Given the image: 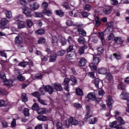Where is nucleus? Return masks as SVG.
Returning a JSON list of instances; mask_svg holds the SVG:
<instances>
[{
  "label": "nucleus",
  "instance_id": "37998d69",
  "mask_svg": "<svg viewBox=\"0 0 129 129\" xmlns=\"http://www.w3.org/2000/svg\"><path fill=\"white\" fill-rule=\"evenodd\" d=\"M95 22H96V26L97 27H99L101 24V21L100 20H99V18L96 17L95 19Z\"/></svg>",
  "mask_w": 129,
  "mask_h": 129
},
{
  "label": "nucleus",
  "instance_id": "0eeeda50",
  "mask_svg": "<svg viewBox=\"0 0 129 129\" xmlns=\"http://www.w3.org/2000/svg\"><path fill=\"white\" fill-rule=\"evenodd\" d=\"M53 87L56 91H62L63 90V88H62L61 84L58 83H54L53 84Z\"/></svg>",
  "mask_w": 129,
  "mask_h": 129
},
{
  "label": "nucleus",
  "instance_id": "4d7b16f0",
  "mask_svg": "<svg viewBox=\"0 0 129 129\" xmlns=\"http://www.w3.org/2000/svg\"><path fill=\"white\" fill-rule=\"evenodd\" d=\"M28 65V62L26 61H22L19 63V66H21V67H26Z\"/></svg>",
  "mask_w": 129,
  "mask_h": 129
},
{
  "label": "nucleus",
  "instance_id": "412c9836",
  "mask_svg": "<svg viewBox=\"0 0 129 129\" xmlns=\"http://www.w3.org/2000/svg\"><path fill=\"white\" fill-rule=\"evenodd\" d=\"M98 119L97 117L92 118L87 121H89L90 124H95L97 122Z\"/></svg>",
  "mask_w": 129,
  "mask_h": 129
},
{
  "label": "nucleus",
  "instance_id": "9d476101",
  "mask_svg": "<svg viewBox=\"0 0 129 129\" xmlns=\"http://www.w3.org/2000/svg\"><path fill=\"white\" fill-rule=\"evenodd\" d=\"M120 97L121 99L129 100V94L125 92V91H122L120 95Z\"/></svg>",
  "mask_w": 129,
  "mask_h": 129
},
{
  "label": "nucleus",
  "instance_id": "603ef678",
  "mask_svg": "<svg viewBox=\"0 0 129 129\" xmlns=\"http://www.w3.org/2000/svg\"><path fill=\"white\" fill-rule=\"evenodd\" d=\"M117 120L120 124H124V123H125L124 120H123V119H122L121 117H119L117 119Z\"/></svg>",
  "mask_w": 129,
  "mask_h": 129
},
{
  "label": "nucleus",
  "instance_id": "6e6552de",
  "mask_svg": "<svg viewBox=\"0 0 129 129\" xmlns=\"http://www.w3.org/2000/svg\"><path fill=\"white\" fill-rule=\"evenodd\" d=\"M70 81V79L68 78H65L64 82L63 83V85L64 86V89L68 92H69V82Z\"/></svg>",
  "mask_w": 129,
  "mask_h": 129
},
{
  "label": "nucleus",
  "instance_id": "de8ad7c7",
  "mask_svg": "<svg viewBox=\"0 0 129 129\" xmlns=\"http://www.w3.org/2000/svg\"><path fill=\"white\" fill-rule=\"evenodd\" d=\"M98 35V37L100 38V40L103 41V40H104V33H103L102 32H99Z\"/></svg>",
  "mask_w": 129,
  "mask_h": 129
},
{
  "label": "nucleus",
  "instance_id": "c85d7f7f",
  "mask_svg": "<svg viewBox=\"0 0 129 129\" xmlns=\"http://www.w3.org/2000/svg\"><path fill=\"white\" fill-rule=\"evenodd\" d=\"M31 95L34 97H36V98H37V100L41 97V94L40 93H39V92H35L34 93H32Z\"/></svg>",
  "mask_w": 129,
  "mask_h": 129
},
{
  "label": "nucleus",
  "instance_id": "5fc2aeb1",
  "mask_svg": "<svg viewBox=\"0 0 129 129\" xmlns=\"http://www.w3.org/2000/svg\"><path fill=\"white\" fill-rule=\"evenodd\" d=\"M62 7L67 10H70V6H69L68 3L67 2H64L63 3Z\"/></svg>",
  "mask_w": 129,
  "mask_h": 129
},
{
  "label": "nucleus",
  "instance_id": "f3484780",
  "mask_svg": "<svg viewBox=\"0 0 129 129\" xmlns=\"http://www.w3.org/2000/svg\"><path fill=\"white\" fill-rule=\"evenodd\" d=\"M114 40L116 43H119V44H120V45H122L123 44V42H124V40L123 39L121 38V37H115L114 38Z\"/></svg>",
  "mask_w": 129,
  "mask_h": 129
},
{
  "label": "nucleus",
  "instance_id": "c9c22d12",
  "mask_svg": "<svg viewBox=\"0 0 129 129\" xmlns=\"http://www.w3.org/2000/svg\"><path fill=\"white\" fill-rule=\"evenodd\" d=\"M23 113L25 116H29L30 115V110L28 108H25L23 110Z\"/></svg>",
  "mask_w": 129,
  "mask_h": 129
},
{
  "label": "nucleus",
  "instance_id": "052dcab7",
  "mask_svg": "<svg viewBox=\"0 0 129 129\" xmlns=\"http://www.w3.org/2000/svg\"><path fill=\"white\" fill-rule=\"evenodd\" d=\"M37 100L39 103H41V104H42L43 105H47V104L45 102V101L41 99V97Z\"/></svg>",
  "mask_w": 129,
  "mask_h": 129
},
{
  "label": "nucleus",
  "instance_id": "0e129e2a",
  "mask_svg": "<svg viewBox=\"0 0 129 129\" xmlns=\"http://www.w3.org/2000/svg\"><path fill=\"white\" fill-rule=\"evenodd\" d=\"M73 56H74V54H69L66 55V58L67 59L70 60L71 59H73Z\"/></svg>",
  "mask_w": 129,
  "mask_h": 129
},
{
  "label": "nucleus",
  "instance_id": "4c0bfd02",
  "mask_svg": "<svg viewBox=\"0 0 129 129\" xmlns=\"http://www.w3.org/2000/svg\"><path fill=\"white\" fill-rule=\"evenodd\" d=\"M21 99L24 102H27L28 101V98L27 97V94L26 93H23L21 95Z\"/></svg>",
  "mask_w": 129,
  "mask_h": 129
},
{
  "label": "nucleus",
  "instance_id": "c03bdc74",
  "mask_svg": "<svg viewBox=\"0 0 129 129\" xmlns=\"http://www.w3.org/2000/svg\"><path fill=\"white\" fill-rule=\"evenodd\" d=\"M117 123V122L116 121H114L113 122H111L109 124V126L110 127H114L115 128V126L116 125V124Z\"/></svg>",
  "mask_w": 129,
  "mask_h": 129
},
{
  "label": "nucleus",
  "instance_id": "49530a36",
  "mask_svg": "<svg viewBox=\"0 0 129 129\" xmlns=\"http://www.w3.org/2000/svg\"><path fill=\"white\" fill-rule=\"evenodd\" d=\"M106 79H107V80H109V81H111L113 79V78H112V76L110 73H109L106 75Z\"/></svg>",
  "mask_w": 129,
  "mask_h": 129
},
{
  "label": "nucleus",
  "instance_id": "09e8293b",
  "mask_svg": "<svg viewBox=\"0 0 129 129\" xmlns=\"http://www.w3.org/2000/svg\"><path fill=\"white\" fill-rule=\"evenodd\" d=\"M97 51L99 55H101V54L104 52V49L102 47H98L97 48Z\"/></svg>",
  "mask_w": 129,
  "mask_h": 129
},
{
  "label": "nucleus",
  "instance_id": "39448f33",
  "mask_svg": "<svg viewBox=\"0 0 129 129\" xmlns=\"http://www.w3.org/2000/svg\"><path fill=\"white\" fill-rule=\"evenodd\" d=\"M106 101L108 107L110 108V109H111V108H112V103H113V100L111 96L109 95L107 96Z\"/></svg>",
  "mask_w": 129,
  "mask_h": 129
},
{
  "label": "nucleus",
  "instance_id": "b1692460",
  "mask_svg": "<svg viewBox=\"0 0 129 129\" xmlns=\"http://www.w3.org/2000/svg\"><path fill=\"white\" fill-rule=\"evenodd\" d=\"M87 98L89 99H90L91 100H92V101L94 100H96V98L95 97V95L92 94V93H89L88 94L87 96Z\"/></svg>",
  "mask_w": 129,
  "mask_h": 129
},
{
  "label": "nucleus",
  "instance_id": "ea45409f",
  "mask_svg": "<svg viewBox=\"0 0 129 129\" xmlns=\"http://www.w3.org/2000/svg\"><path fill=\"white\" fill-rule=\"evenodd\" d=\"M56 126L57 129H64L63 128V124L60 122H57L56 123Z\"/></svg>",
  "mask_w": 129,
  "mask_h": 129
},
{
  "label": "nucleus",
  "instance_id": "e2e57ef3",
  "mask_svg": "<svg viewBox=\"0 0 129 129\" xmlns=\"http://www.w3.org/2000/svg\"><path fill=\"white\" fill-rule=\"evenodd\" d=\"M66 25L67 26H68L69 27H71L72 25H73V22L71 20H68L66 22Z\"/></svg>",
  "mask_w": 129,
  "mask_h": 129
},
{
  "label": "nucleus",
  "instance_id": "2eb2a0df",
  "mask_svg": "<svg viewBox=\"0 0 129 129\" xmlns=\"http://www.w3.org/2000/svg\"><path fill=\"white\" fill-rule=\"evenodd\" d=\"M78 42L79 44H82V45L86 44V40H85V38L83 37V36H80L78 39Z\"/></svg>",
  "mask_w": 129,
  "mask_h": 129
},
{
  "label": "nucleus",
  "instance_id": "680f3d73",
  "mask_svg": "<svg viewBox=\"0 0 129 129\" xmlns=\"http://www.w3.org/2000/svg\"><path fill=\"white\" fill-rule=\"evenodd\" d=\"M122 125H123V124H121L119 123V124L116 125V126H115V128L124 129V128H123V126H122Z\"/></svg>",
  "mask_w": 129,
  "mask_h": 129
},
{
  "label": "nucleus",
  "instance_id": "a211bd4d",
  "mask_svg": "<svg viewBox=\"0 0 129 129\" xmlns=\"http://www.w3.org/2000/svg\"><path fill=\"white\" fill-rule=\"evenodd\" d=\"M54 13H55V15H56V16H58L59 17H64V15L65 14L64 12H63L61 10H55L54 11Z\"/></svg>",
  "mask_w": 129,
  "mask_h": 129
},
{
  "label": "nucleus",
  "instance_id": "cd10ccee",
  "mask_svg": "<svg viewBox=\"0 0 129 129\" xmlns=\"http://www.w3.org/2000/svg\"><path fill=\"white\" fill-rule=\"evenodd\" d=\"M30 8L32 10H38L39 9V4L35 2L33 4L30 5Z\"/></svg>",
  "mask_w": 129,
  "mask_h": 129
},
{
  "label": "nucleus",
  "instance_id": "e433bc0d",
  "mask_svg": "<svg viewBox=\"0 0 129 129\" xmlns=\"http://www.w3.org/2000/svg\"><path fill=\"white\" fill-rule=\"evenodd\" d=\"M26 25L28 28H31L33 25V21L30 19L26 20Z\"/></svg>",
  "mask_w": 129,
  "mask_h": 129
},
{
  "label": "nucleus",
  "instance_id": "79ce46f5",
  "mask_svg": "<svg viewBox=\"0 0 129 129\" xmlns=\"http://www.w3.org/2000/svg\"><path fill=\"white\" fill-rule=\"evenodd\" d=\"M34 16L36 17V18H43V14L40 12H34Z\"/></svg>",
  "mask_w": 129,
  "mask_h": 129
},
{
  "label": "nucleus",
  "instance_id": "69168bd1",
  "mask_svg": "<svg viewBox=\"0 0 129 129\" xmlns=\"http://www.w3.org/2000/svg\"><path fill=\"white\" fill-rule=\"evenodd\" d=\"M71 51H73V45H70L67 50L68 53L71 52Z\"/></svg>",
  "mask_w": 129,
  "mask_h": 129
},
{
  "label": "nucleus",
  "instance_id": "13d9d810",
  "mask_svg": "<svg viewBox=\"0 0 129 129\" xmlns=\"http://www.w3.org/2000/svg\"><path fill=\"white\" fill-rule=\"evenodd\" d=\"M66 53V51L65 50H60L57 52V56H63Z\"/></svg>",
  "mask_w": 129,
  "mask_h": 129
},
{
  "label": "nucleus",
  "instance_id": "338daca9",
  "mask_svg": "<svg viewBox=\"0 0 129 129\" xmlns=\"http://www.w3.org/2000/svg\"><path fill=\"white\" fill-rule=\"evenodd\" d=\"M82 16L83 18H87L88 16H89V14L86 12H82Z\"/></svg>",
  "mask_w": 129,
  "mask_h": 129
},
{
  "label": "nucleus",
  "instance_id": "5701e85b",
  "mask_svg": "<svg viewBox=\"0 0 129 129\" xmlns=\"http://www.w3.org/2000/svg\"><path fill=\"white\" fill-rule=\"evenodd\" d=\"M52 54L53 55H51L49 58V62H55L57 59V54L55 53Z\"/></svg>",
  "mask_w": 129,
  "mask_h": 129
},
{
  "label": "nucleus",
  "instance_id": "393cba45",
  "mask_svg": "<svg viewBox=\"0 0 129 129\" xmlns=\"http://www.w3.org/2000/svg\"><path fill=\"white\" fill-rule=\"evenodd\" d=\"M113 24V22H110L107 23V26H108V28L107 29V30H108V32H111L112 31H113V29L111 28L112 27V24Z\"/></svg>",
  "mask_w": 129,
  "mask_h": 129
},
{
  "label": "nucleus",
  "instance_id": "a878e982",
  "mask_svg": "<svg viewBox=\"0 0 129 129\" xmlns=\"http://www.w3.org/2000/svg\"><path fill=\"white\" fill-rule=\"evenodd\" d=\"M37 119L38 120H40L41 121H46L48 118L47 116L44 115H40L37 117Z\"/></svg>",
  "mask_w": 129,
  "mask_h": 129
},
{
  "label": "nucleus",
  "instance_id": "f704fd0d",
  "mask_svg": "<svg viewBox=\"0 0 129 129\" xmlns=\"http://www.w3.org/2000/svg\"><path fill=\"white\" fill-rule=\"evenodd\" d=\"M119 90H125V86L122 83H120L117 86Z\"/></svg>",
  "mask_w": 129,
  "mask_h": 129
},
{
  "label": "nucleus",
  "instance_id": "4be33fe9",
  "mask_svg": "<svg viewBox=\"0 0 129 129\" xmlns=\"http://www.w3.org/2000/svg\"><path fill=\"white\" fill-rule=\"evenodd\" d=\"M43 13L45 16H47L48 17H51V15H52V12L50 11V10L48 9H45L43 11Z\"/></svg>",
  "mask_w": 129,
  "mask_h": 129
},
{
  "label": "nucleus",
  "instance_id": "dca6fc26",
  "mask_svg": "<svg viewBox=\"0 0 129 129\" xmlns=\"http://www.w3.org/2000/svg\"><path fill=\"white\" fill-rule=\"evenodd\" d=\"M51 43L53 46H57L58 43V38L55 36H52L51 38Z\"/></svg>",
  "mask_w": 129,
  "mask_h": 129
},
{
  "label": "nucleus",
  "instance_id": "6e6d98bb",
  "mask_svg": "<svg viewBox=\"0 0 129 129\" xmlns=\"http://www.w3.org/2000/svg\"><path fill=\"white\" fill-rule=\"evenodd\" d=\"M76 93L78 95H83V92L82 90L78 88L76 89Z\"/></svg>",
  "mask_w": 129,
  "mask_h": 129
},
{
  "label": "nucleus",
  "instance_id": "6ab92c4d",
  "mask_svg": "<svg viewBox=\"0 0 129 129\" xmlns=\"http://www.w3.org/2000/svg\"><path fill=\"white\" fill-rule=\"evenodd\" d=\"M107 73V70H106V68H101L98 69L99 74H102L103 75H104L105 74H106Z\"/></svg>",
  "mask_w": 129,
  "mask_h": 129
},
{
  "label": "nucleus",
  "instance_id": "473e14b6",
  "mask_svg": "<svg viewBox=\"0 0 129 129\" xmlns=\"http://www.w3.org/2000/svg\"><path fill=\"white\" fill-rule=\"evenodd\" d=\"M97 64H95L93 63H91L89 64V67L92 70V71H96L97 70V67H96Z\"/></svg>",
  "mask_w": 129,
  "mask_h": 129
},
{
  "label": "nucleus",
  "instance_id": "864d4df0",
  "mask_svg": "<svg viewBox=\"0 0 129 129\" xmlns=\"http://www.w3.org/2000/svg\"><path fill=\"white\" fill-rule=\"evenodd\" d=\"M45 42H46V39H45L44 37L39 38L38 41V44H42L43 43H45Z\"/></svg>",
  "mask_w": 129,
  "mask_h": 129
},
{
  "label": "nucleus",
  "instance_id": "8fccbe9b",
  "mask_svg": "<svg viewBox=\"0 0 129 129\" xmlns=\"http://www.w3.org/2000/svg\"><path fill=\"white\" fill-rule=\"evenodd\" d=\"M85 9L86 11H89L91 10V9H92V7L91 6H90V5L86 4L85 6Z\"/></svg>",
  "mask_w": 129,
  "mask_h": 129
},
{
  "label": "nucleus",
  "instance_id": "c756f323",
  "mask_svg": "<svg viewBox=\"0 0 129 129\" xmlns=\"http://www.w3.org/2000/svg\"><path fill=\"white\" fill-rule=\"evenodd\" d=\"M17 25L18 26V29H24L25 28L26 25H25V22L23 21H20L18 23H17Z\"/></svg>",
  "mask_w": 129,
  "mask_h": 129
},
{
  "label": "nucleus",
  "instance_id": "1a4fd4ad",
  "mask_svg": "<svg viewBox=\"0 0 129 129\" xmlns=\"http://www.w3.org/2000/svg\"><path fill=\"white\" fill-rule=\"evenodd\" d=\"M112 9L111 6H107L104 8L103 12L105 15H109L111 13Z\"/></svg>",
  "mask_w": 129,
  "mask_h": 129
},
{
  "label": "nucleus",
  "instance_id": "bb28decb",
  "mask_svg": "<svg viewBox=\"0 0 129 129\" xmlns=\"http://www.w3.org/2000/svg\"><path fill=\"white\" fill-rule=\"evenodd\" d=\"M5 14L6 15V17L8 18V19H11L12 17V12L9 10H5Z\"/></svg>",
  "mask_w": 129,
  "mask_h": 129
},
{
  "label": "nucleus",
  "instance_id": "20e7f679",
  "mask_svg": "<svg viewBox=\"0 0 129 129\" xmlns=\"http://www.w3.org/2000/svg\"><path fill=\"white\" fill-rule=\"evenodd\" d=\"M15 42L16 45H17L18 46H20L21 48H23V47H24L23 45H21V44H23V37L21 35H18L16 37L15 39Z\"/></svg>",
  "mask_w": 129,
  "mask_h": 129
},
{
  "label": "nucleus",
  "instance_id": "7c9ffc66",
  "mask_svg": "<svg viewBox=\"0 0 129 129\" xmlns=\"http://www.w3.org/2000/svg\"><path fill=\"white\" fill-rule=\"evenodd\" d=\"M93 63H94L95 65H98V63L100 62V60L99 59V57L95 56L93 57Z\"/></svg>",
  "mask_w": 129,
  "mask_h": 129
},
{
  "label": "nucleus",
  "instance_id": "72a5a7b5",
  "mask_svg": "<svg viewBox=\"0 0 129 129\" xmlns=\"http://www.w3.org/2000/svg\"><path fill=\"white\" fill-rule=\"evenodd\" d=\"M37 112L38 114H45V113H46V109L43 108H38Z\"/></svg>",
  "mask_w": 129,
  "mask_h": 129
},
{
  "label": "nucleus",
  "instance_id": "f03ea898",
  "mask_svg": "<svg viewBox=\"0 0 129 129\" xmlns=\"http://www.w3.org/2000/svg\"><path fill=\"white\" fill-rule=\"evenodd\" d=\"M0 78L2 81L4 82L5 85L7 86H13V81L7 80L6 75L4 73H0Z\"/></svg>",
  "mask_w": 129,
  "mask_h": 129
},
{
  "label": "nucleus",
  "instance_id": "2f4dec72",
  "mask_svg": "<svg viewBox=\"0 0 129 129\" xmlns=\"http://www.w3.org/2000/svg\"><path fill=\"white\" fill-rule=\"evenodd\" d=\"M36 35H44L45 34V30L41 29L35 31Z\"/></svg>",
  "mask_w": 129,
  "mask_h": 129
},
{
  "label": "nucleus",
  "instance_id": "58836bf2",
  "mask_svg": "<svg viewBox=\"0 0 129 129\" xmlns=\"http://www.w3.org/2000/svg\"><path fill=\"white\" fill-rule=\"evenodd\" d=\"M113 56H114L116 60H120L121 59V54L120 53H114Z\"/></svg>",
  "mask_w": 129,
  "mask_h": 129
},
{
  "label": "nucleus",
  "instance_id": "7ed1b4c3",
  "mask_svg": "<svg viewBox=\"0 0 129 129\" xmlns=\"http://www.w3.org/2000/svg\"><path fill=\"white\" fill-rule=\"evenodd\" d=\"M86 109L87 111V114L84 118L85 121H88L90 117H92V113L90 112V106L88 105L86 106Z\"/></svg>",
  "mask_w": 129,
  "mask_h": 129
},
{
  "label": "nucleus",
  "instance_id": "ddd939ff",
  "mask_svg": "<svg viewBox=\"0 0 129 129\" xmlns=\"http://www.w3.org/2000/svg\"><path fill=\"white\" fill-rule=\"evenodd\" d=\"M94 84L96 88H99V85H102V81L100 80L99 79L96 78L94 81Z\"/></svg>",
  "mask_w": 129,
  "mask_h": 129
},
{
  "label": "nucleus",
  "instance_id": "a19ab883",
  "mask_svg": "<svg viewBox=\"0 0 129 129\" xmlns=\"http://www.w3.org/2000/svg\"><path fill=\"white\" fill-rule=\"evenodd\" d=\"M17 79L19 81H25L26 80V78L25 77L22 76V75H19L17 76Z\"/></svg>",
  "mask_w": 129,
  "mask_h": 129
},
{
  "label": "nucleus",
  "instance_id": "9b49d317",
  "mask_svg": "<svg viewBox=\"0 0 129 129\" xmlns=\"http://www.w3.org/2000/svg\"><path fill=\"white\" fill-rule=\"evenodd\" d=\"M87 62V60H86L85 58L81 57L79 61V66L83 67V66H85V65H86Z\"/></svg>",
  "mask_w": 129,
  "mask_h": 129
},
{
  "label": "nucleus",
  "instance_id": "423d86ee",
  "mask_svg": "<svg viewBox=\"0 0 129 129\" xmlns=\"http://www.w3.org/2000/svg\"><path fill=\"white\" fill-rule=\"evenodd\" d=\"M9 21L7 18H3L0 22V28L4 30L6 26L8 25Z\"/></svg>",
  "mask_w": 129,
  "mask_h": 129
},
{
  "label": "nucleus",
  "instance_id": "f257e3e1",
  "mask_svg": "<svg viewBox=\"0 0 129 129\" xmlns=\"http://www.w3.org/2000/svg\"><path fill=\"white\" fill-rule=\"evenodd\" d=\"M19 3L20 5H22V6H23V7H24V8H23V10L24 13L25 14V16H26V17H29L30 18L31 17H33V15H32V14H31L32 11L31 10V9L26 6H27V2H26V0H20Z\"/></svg>",
  "mask_w": 129,
  "mask_h": 129
},
{
  "label": "nucleus",
  "instance_id": "4468645a",
  "mask_svg": "<svg viewBox=\"0 0 129 129\" xmlns=\"http://www.w3.org/2000/svg\"><path fill=\"white\" fill-rule=\"evenodd\" d=\"M80 35H82L83 37H86V31L82 28H78L77 30Z\"/></svg>",
  "mask_w": 129,
  "mask_h": 129
},
{
  "label": "nucleus",
  "instance_id": "bf43d9fd",
  "mask_svg": "<svg viewBox=\"0 0 129 129\" xmlns=\"http://www.w3.org/2000/svg\"><path fill=\"white\" fill-rule=\"evenodd\" d=\"M114 114L115 117H118V116H120L121 113H120V111L115 110L114 111Z\"/></svg>",
  "mask_w": 129,
  "mask_h": 129
},
{
  "label": "nucleus",
  "instance_id": "3c124183",
  "mask_svg": "<svg viewBox=\"0 0 129 129\" xmlns=\"http://www.w3.org/2000/svg\"><path fill=\"white\" fill-rule=\"evenodd\" d=\"M32 109L33 110H38L39 109V105L37 103H34L32 107Z\"/></svg>",
  "mask_w": 129,
  "mask_h": 129
},
{
  "label": "nucleus",
  "instance_id": "f8f14e48",
  "mask_svg": "<svg viewBox=\"0 0 129 129\" xmlns=\"http://www.w3.org/2000/svg\"><path fill=\"white\" fill-rule=\"evenodd\" d=\"M44 89L45 91L49 93V94H52V93L54 92V89H53L52 87L50 85H47L45 86Z\"/></svg>",
  "mask_w": 129,
  "mask_h": 129
},
{
  "label": "nucleus",
  "instance_id": "aec40b11",
  "mask_svg": "<svg viewBox=\"0 0 129 129\" xmlns=\"http://www.w3.org/2000/svg\"><path fill=\"white\" fill-rule=\"evenodd\" d=\"M70 120L71 121V123L73 125H77L78 124V121L75 118L70 117Z\"/></svg>",
  "mask_w": 129,
  "mask_h": 129
},
{
  "label": "nucleus",
  "instance_id": "a18cd8bd",
  "mask_svg": "<svg viewBox=\"0 0 129 129\" xmlns=\"http://www.w3.org/2000/svg\"><path fill=\"white\" fill-rule=\"evenodd\" d=\"M65 124L67 127L68 128L71 125V121L70 120V118L67 120H66Z\"/></svg>",
  "mask_w": 129,
  "mask_h": 129
},
{
  "label": "nucleus",
  "instance_id": "774afa93",
  "mask_svg": "<svg viewBox=\"0 0 129 129\" xmlns=\"http://www.w3.org/2000/svg\"><path fill=\"white\" fill-rule=\"evenodd\" d=\"M45 91H46L45 90V87L43 88H40L39 89V92H41V94H45Z\"/></svg>",
  "mask_w": 129,
  "mask_h": 129
}]
</instances>
